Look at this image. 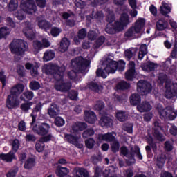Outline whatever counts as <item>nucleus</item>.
<instances>
[{
  "instance_id": "1",
  "label": "nucleus",
  "mask_w": 177,
  "mask_h": 177,
  "mask_svg": "<svg viewBox=\"0 0 177 177\" xmlns=\"http://www.w3.org/2000/svg\"><path fill=\"white\" fill-rule=\"evenodd\" d=\"M43 71L46 73V74H53V77L55 80V88L57 91H60L61 92L70 91L71 83L66 82L63 79L64 71H66V67H64V66L59 68L56 64H46L43 67Z\"/></svg>"
},
{
  "instance_id": "2",
  "label": "nucleus",
  "mask_w": 177,
  "mask_h": 177,
  "mask_svg": "<svg viewBox=\"0 0 177 177\" xmlns=\"http://www.w3.org/2000/svg\"><path fill=\"white\" fill-rule=\"evenodd\" d=\"M122 13L120 17V21H115L114 25H113V21L115 20L114 14L111 12L107 17L108 24L105 28L106 32L107 34H115L116 31H122L124 27H127L129 23H131V19H129V15H128V7L124 6L122 8Z\"/></svg>"
},
{
  "instance_id": "3",
  "label": "nucleus",
  "mask_w": 177,
  "mask_h": 177,
  "mask_svg": "<svg viewBox=\"0 0 177 177\" xmlns=\"http://www.w3.org/2000/svg\"><path fill=\"white\" fill-rule=\"evenodd\" d=\"M19 8L20 10L14 13V16L17 20H24L26 13L27 15H34L37 12V6L34 0H21Z\"/></svg>"
},
{
  "instance_id": "4",
  "label": "nucleus",
  "mask_w": 177,
  "mask_h": 177,
  "mask_svg": "<svg viewBox=\"0 0 177 177\" xmlns=\"http://www.w3.org/2000/svg\"><path fill=\"white\" fill-rule=\"evenodd\" d=\"M91 61L84 59L82 57H78L72 60L71 68L72 71L68 73L69 78L73 80L77 75L78 71H84L89 67Z\"/></svg>"
},
{
  "instance_id": "5",
  "label": "nucleus",
  "mask_w": 177,
  "mask_h": 177,
  "mask_svg": "<svg viewBox=\"0 0 177 177\" xmlns=\"http://www.w3.org/2000/svg\"><path fill=\"white\" fill-rule=\"evenodd\" d=\"M102 68H99L97 70V76L107 78L109 74H114L117 71V62L113 59H106L102 64Z\"/></svg>"
},
{
  "instance_id": "6",
  "label": "nucleus",
  "mask_w": 177,
  "mask_h": 177,
  "mask_svg": "<svg viewBox=\"0 0 177 177\" xmlns=\"http://www.w3.org/2000/svg\"><path fill=\"white\" fill-rule=\"evenodd\" d=\"M10 49L12 53L17 56H23L28 50V44L23 39H15L10 44Z\"/></svg>"
},
{
  "instance_id": "7",
  "label": "nucleus",
  "mask_w": 177,
  "mask_h": 177,
  "mask_svg": "<svg viewBox=\"0 0 177 177\" xmlns=\"http://www.w3.org/2000/svg\"><path fill=\"white\" fill-rule=\"evenodd\" d=\"M120 153L124 157H127L128 159L126 160L128 165H132L135 164V155L138 157V160H142L143 156L140 153V149L139 147L135 146L131 149V153L128 152V148L127 147H122L120 149Z\"/></svg>"
},
{
  "instance_id": "8",
  "label": "nucleus",
  "mask_w": 177,
  "mask_h": 177,
  "mask_svg": "<svg viewBox=\"0 0 177 177\" xmlns=\"http://www.w3.org/2000/svg\"><path fill=\"white\" fill-rule=\"evenodd\" d=\"M12 150L10 151L8 153H1L0 154V160L3 161H6V162H12L13 160H15V153L17 152L19 148L20 147V141L19 140L15 139L12 140Z\"/></svg>"
},
{
  "instance_id": "9",
  "label": "nucleus",
  "mask_w": 177,
  "mask_h": 177,
  "mask_svg": "<svg viewBox=\"0 0 177 177\" xmlns=\"http://www.w3.org/2000/svg\"><path fill=\"white\" fill-rule=\"evenodd\" d=\"M158 112L162 120H167V118H169V120H172L176 118L177 112L172 106H167L165 109H162V106H160Z\"/></svg>"
},
{
  "instance_id": "10",
  "label": "nucleus",
  "mask_w": 177,
  "mask_h": 177,
  "mask_svg": "<svg viewBox=\"0 0 177 177\" xmlns=\"http://www.w3.org/2000/svg\"><path fill=\"white\" fill-rule=\"evenodd\" d=\"M166 91L165 96L167 99H172L177 94V83H172L171 80H167L165 83Z\"/></svg>"
},
{
  "instance_id": "11",
  "label": "nucleus",
  "mask_w": 177,
  "mask_h": 177,
  "mask_svg": "<svg viewBox=\"0 0 177 177\" xmlns=\"http://www.w3.org/2000/svg\"><path fill=\"white\" fill-rule=\"evenodd\" d=\"M151 91V84L149 82L140 80L137 84V92L140 95H147Z\"/></svg>"
},
{
  "instance_id": "12",
  "label": "nucleus",
  "mask_w": 177,
  "mask_h": 177,
  "mask_svg": "<svg viewBox=\"0 0 177 177\" xmlns=\"http://www.w3.org/2000/svg\"><path fill=\"white\" fill-rule=\"evenodd\" d=\"M23 32L28 39H34L35 38V30H34V25L30 22L24 23Z\"/></svg>"
},
{
  "instance_id": "13",
  "label": "nucleus",
  "mask_w": 177,
  "mask_h": 177,
  "mask_svg": "<svg viewBox=\"0 0 177 177\" xmlns=\"http://www.w3.org/2000/svg\"><path fill=\"white\" fill-rule=\"evenodd\" d=\"M54 138L52 134H48L47 136H45L44 137H41L39 140L36 143L35 147L38 153H41V151H44V149H45V142H49L50 140H53Z\"/></svg>"
},
{
  "instance_id": "14",
  "label": "nucleus",
  "mask_w": 177,
  "mask_h": 177,
  "mask_svg": "<svg viewBox=\"0 0 177 177\" xmlns=\"http://www.w3.org/2000/svg\"><path fill=\"white\" fill-rule=\"evenodd\" d=\"M49 129H50V126L47 123H42L40 125H36L33 127L34 132H36L38 135L41 136H45L49 133Z\"/></svg>"
},
{
  "instance_id": "15",
  "label": "nucleus",
  "mask_w": 177,
  "mask_h": 177,
  "mask_svg": "<svg viewBox=\"0 0 177 177\" xmlns=\"http://www.w3.org/2000/svg\"><path fill=\"white\" fill-rule=\"evenodd\" d=\"M19 105L20 101L17 99V96L13 94H10L8 96L6 101V107H8V109H16L17 107H19Z\"/></svg>"
},
{
  "instance_id": "16",
  "label": "nucleus",
  "mask_w": 177,
  "mask_h": 177,
  "mask_svg": "<svg viewBox=\"0 0 177 177\" xmlns=\"http://www.w3.org/2000/svg\"><path fill=\"white\" fill-rule=\"evenodd\" d=\"M146 24V21L143 18H139L136 20L132 28L138 35L142 34L145 31V26Z\"/></svg>"
},
{
  "instance_id": "17",
  "label": "nucleus",
  "mask_w": 177,
  "mask_h": 177,
  "mask_svg": "<svg viewBox=\"0 0 177 177\" xmlns=\"http://www.w3.org/2000/svg\"><path fill=\"white\" fill-rule=\"evenodd\" d=\"M114 133H107L105 134H99L97 138V143H102V142H113L115 139Z\"/></svg>"
},
{
  "instance_id": "18",
  "label": "nucleus",
  "mask_w": 177,
  "mask_h": 177,
  "mask_svg": "<svg viewBox=\"0 0 177 177\" xmlns=\"http://www.w3.org/2000/svg\"><path fill=\"white\" fill-rule=\"evenodd\" d=\"M162 128H161V126L160 125V122L158 121H156L153 124V136L158 140H160V142H162V140H165V138L162 134L160 133V131H161Z\"/></svg>"
},
{
  "instance_id": "19",
  "label": "nucleus",
  "mask_w": 177,
  "mask_h": 177,
  "mask_svg": "<svg viewBox=\"0 0 177 177\" xmlns=\"http://www.w3.org/2000/svg\"><path fill=\"white\" fill-rule=\"evenodd\" d=\"M86 128V124L81 122H75L71 125V129L70 132L75 133L80 132V131H84Z\"/></svg>"
},
{
  "instance_id": "20",
  "label": "nucleus",
  "mask_w": 177,
  "mask_h": 177,
  "mask_svg": "<svg viewBox=\"0 0 177 177\" xmlns=\"http://www.w3.org/2000/svg\"><path fill=\"white\" fill-rule=\"evenodd\" d=\"M126 79L128 81H132L135 77V62L131 61L129 63V70L125 73Z\"/></svg>"
},
{
  "instance_id": "21",
  "label": "nucleus",
  "mask_w": 177,
  "mask_h": 177,
  "mask_svg": "<svg viewBox=\"0 0 177 177\" xmlns=\"http://www.w3.org/2000/svg\"><path fill=\"white\" fill-rule=\"evenodd\" d=\"M153 109L151 104L149 102H142L137 105V110L140 113H147V111H150Z\"/></svg>"
},
{
  "instance_id": "22",
  "label": "nucleus",
  "mask_w": 177,
  "mask_h": 177,
  "mask_svg": "<svg viewBox=\"0 0 177 177\" xmlns=\"http://www.w3.org/2000/svg\"><path fill=\"white\" fill-rule=\"evenodd\" d=\"M37 21L38 27L41 28V30H45V31H48L52 27V24L44 19L42 17H38Z\"/></svg>"
},
{
  "instance_id": "23",
  "label": "nucleus",
  "mask_w": 177,
  "mask_h": 177,
  "mask_svg": "<svg viewBox=\"0 0 177 177\" xmlns=\"http://www.w3.org/2000/svg\"><path fill=\"white\" fill-rule=\"evenodd\" d=\"M81 138V134L80 133H77L75 136H73L71 134H66L65 135V140H67L68 143H71L75 146H78V140Z\"/></svg>"
},
{
  "instance_id": "24",
  "label": "nucleus",
  "mask_w": 177,
  "mask_h": 177,
  "mask_svg": "<svg viewBox=\"0 0 177 177\" xmlns=\"http://www.w3.org/2000/svg\"><path fill=\"white\" fill-rule=\"evenodd\" d=\"M84 120L88 124H95L96 122V114L93 113L92 111H86L84 112Z\"/></svg>"
},
{
  "instance_id": "25",
  "label": "nucleus",
  "mask_w": 177,
  "mask_h": 177,
  "mask_svg": "<svg viewBox=\"0 0 177 177\" xmlns=\"http://www.w3.org/2000/svg\"><path fill=\"white\" fill-rule=\"evenodd\" d=\"M59 113H60V109L55 104H51L48 109V114L50 118H55L56 115H58Z\"/></svg>"
},
{
  "instance_id": "26",
  "label": "nucleus",
  "mask_w": 177,
  "mask_h": 177,
  "mask_svg": "<svg viewBox=\"0 0 177 177\" xmlns=\"http://www.w3.org/2000/svg\"><path fill=\"white\" fill-rule=\"evenodd\" d=\"M86 37V30L85 28L80 29L77 32V37H74V42L76 45L81 44V39H84Z\"/></svg>"
},
{
  "instance_id": "27",
  "label": "nucleus",
  "mask_w": 177,
  "mask_h": 177,
  "mask_svg": "<svg viewBox=\"0 0 177 177\" xmlns=\"http://www.w3.org/2000/svg\"><path fill=\"white\" fill-rule=\"evenodd\" d=\"M23 91H24V86L21 84H18L11 88L10 95H14L17 97L20 93H23Z\"/></svg>"
},
{
  "instance_id": "28",
  "label": "nucleus",
  "mask_w": 177,
  "mask_h": 177,
  "mask_svg": "<svg viewBox=\"0 0 177 177\" xmlns=\"http://www.w3.org/2000/svg\"><path fill=\"white\" fill-rule=\"evenodd\" d=\"M74 177H89V173L84 168H76L73 171Z\"/></svg>"
},
{
  "instance_id": "29",
  "label": "nucleus",
  "mask_w": 177,
  "mask_h": 177,
  "mask_svg": "<svg viewBox=\"0 0 177 177\" xmlns=\"http://www.w3.org/2000/svg\"><path fill=\"white\" fill-rule=\"evenodd\" d=\"M118 171V169L114 166H110L105 169L104 177H117V174L115 173Z\"/></svg>"
},
{
  "instance_id": "30",
  "label": "nucleus",
  "mask_w": 177,
  "mask_h": 177,
  "mask_svg": "<svg viewBox=\"0 0 177 177\" xmlns=\"http://www.w3.org/2000/svg\"><path fill=\"white\" fill-rule=\"evenodd\" d=\"M100 124L102 127H111L113 119L109 118L106 115H102L100 120Z\"/></svg>"
},
{
  "instance_id": "31",
  "label": "nucleus",
  "mask_w": 177,
  "mask_h": 177,
  "mask_svg": "<svg viewBox=\"0 0 177 177\" xmlns=\"http://www.w3.org/2000/svg\"><path fill=\"white\" fill-rule=\"evenodd\" d=\"M70 46V41L67 38H63L60 42V46L59 47V52L64 53L68 49Z\"/></svg>"
},
{
  "instance_id": "32",
  "label": "nucleus",
  "mask_w": 177,
  "mask_h": 177,
  "mask_svg": "<svg viewBox=\"0 0 177 177\" xmlns=\"http://www.w3.org/2000/svg\"><path fill=\"white\" fill-rule=\"evenodd\" d=\"M171 6L169 4L165 1L162 2V5L160 7V12L162 15H168V13H171Z\"/></svg>"
},
{
  "instance_id": "33",
  "label": "nucleus",
  "mask_w": 177,
  "mask_h": 177,
  "mask_svg": "<svg viewBox=\"0 0 177 177\" xmlns=\"http://www.w3.org/2000/svg\"><path fill=\"white\" fill-rule=\"evenodd\" d=\"M70 172V170L66 167H62L58 166L56 169L55 174L59 177H64Z\"/></svg>"
},
{
  "instance_id": "34",
  "label": "nucleus",
  "mask_w": 177,
  "mask_h": 177,
  "mask_svg": "<svg viewBox=\"0 0 177 177\" xmlns=\"http://www.w3.org/2000/svg\"><path fill=\"white\" fill-rule=\"evenodd\" d=\"M19 8V1L17 0H10L7 5V9L9 12H15Z\"/></svg>"
},
{
  "instance_id": "35",
  "label": "nucleus",
  "mask_w": 177,
  "mask_h": 177,
  "mask_svg": "<svg viewBox=\"0 0 177 177\" xmlns=\"http://www.w3.org/2000/svg\"><path fill=\"white\" fill-rule=\"evenodd\" d=\"M43 48L42 43L41 41L36 40L33 41V45L32 48V50L35 55L39 53L41 49Z\"/></svg>"
},
{
  "instance_id": "36",
  "label": "nucleus",
  "mask_w": 177,
  "mask_h": 177,
  "mask_svg": "<svg viewBox=\"0 0 177 177\" xmlns=\"http://www.w3.org/2000/svg\"><path fill=\"white\" fill-rule=\"evenodd\" d=\"M142 102V98L138 94H132L130 96V103L132 106H138Z\"/></svg>"
},
{
  "instance_id": "37",
  "label": "nucleus",
  "mask_w": 177,
  "mask_h": 177,
  "mask_svg": "<svg viewBox=\"0 0 177 177\" xmlns=\"http://www.w3.org/2000/svg\"><path fill=\"white\" fill-rule=\"evenodd\" d=\"M55 55L53 50H48L44 54L43 60L44 62H49L55 59Z\"/></svg>"
},
{
  "instance_id": "38",
  "label": "nucleus",
  "mask_w": 177,
  "mask_h": 177,
  "mask_svg": "<svg viewBox=\"0 0 177 177\" xmlns=\"http://www.w3.org/2000/svg\"><path fill=\"white\" fill-rule=\"evenodd\" d=\"M116 118L118 121H120V122H124V121H127L128 119V113L122 111H118L116 113Z\"/></svg>"
},
{
  "instance_id": "39",
  "label": "nucleus",
  "mask_w": 177,
  "mask_h": 177,
  "mask_svg": "<svg viewBox=\"0 0 177 177\" xmlns=\"http://www.w3.org/2000/svg\"><path fill=\"white\" fill-rule=\"evenodd\" d=\"M138 32H135V30L131 26L125 33V36L129 39H133L134 38H137Z\"/></svg>"
},
{
  "instance_id": "40",
  "label": "nucleus",
  "mask_w": 177,
  "mask_h": 177,
  "mask_svg": "<svg viewBox=\"0 0 177 177\" xmlns=\"http://www.w3.org/2000/svg\"><path fill=\"white\" fill-rule=\"evenodd\" d=\"M167 27H168V23L165 19H160L156 23V28L159 31H163Z\"/></svg>"
},
{
  "instance_id": "41",
  "label": "nucleus",
  "mask_w": 177,
  "mask_h": 177,
  "mask_svg": "<svg viewBox=\"0 0 177 177\" xmlns=\"http://www.w3.org/2000/svg\"><path fill=\"white\" fill-rule=\"evenodd\" d=\"M157 67H158V65L157 64L149 63V64L142 65V69L144 71L149 72V71H153L156 70V68H157Z\"/></svg>"
},
{
  "instance_id": "42",
  "label": "nucleus",
  "mask_w": 177,
  "mask_h": 177,
  "mask_svg": "<svg viewBox=\"0 0 177 177\" xmlns=\"http://www.w3.org/2000/svg\"><path fill=\"white\" fill-rule=\"evenodd\" d=\"M147 55V45L146 44H142L140 48V51L138 53V59L140 60H142L143 57H145V55Z\"/></svg>"
},
{
  "instance_id": "43",
  "label": "nucleus",
  "mask_w": 177,
  "mask_h": 177,
  "mask_svg": "<svg viewBox=\"0 0 177 177\" xmlns=\"http://www.w3.org/2000/svg\"><path fill=\"white\" fill-rule=\"evenodd\" d=\"M9 34H10V29L9 28L6 26L0 28V39L6 38Z\"/></svg>"
},
{
  "instance_id": "44",
  "label": "nucleus",
  "mask_w": 177,
  "mask_h": 177,
  "mask_svg": "<svg viewBox=\"0 0 177 177\" xmlns=\"http://www.w3.org/2000/svg\"><path fill=\"white\" fill-rule=\"evenodd\" d=\"M41 110H42V104L41 103H39L36 105L32 113L31 114V116L32 118V124H34V122H35V118H37V113H38V111H41Z\"/></svg>"
},
{
  "instance_id": "45",
  "label": "nucleus",
  "mask_w": 177,
  "mask_h": 177,
  "mask_svg": "<svg viewBox=\"0 0 177 177\" xmlns=\"http://www.w3.org/2000/svg\"><path fill=\"white\" fill-rule=\"evenodd\" d=\"M89 89L94 91L95 92H100L102 91L103 87L102 86L97 85L96 83L91 82L88 84Z\"/></svg>"
},
{
  "instance_id": "46",
  "label": "nucleus",
  "mask_w": 177,
  "mask_h": 177,
  "mask_svg": "<svg viewBox=\"0 0 177 177\" xmlns=\"http://www.w3.org/2000/svg\"><path fill=\"white\" fill-rule=\"evenodd\" d=\"M165 160H167V157L164 154H162L158 157L156 165L158 167V168H162L164 167Z\"/></svg>"
},
{
  "instance_id": "47",
  "label": "nucleus",
  "mask_w": 177,
  "mask_h": 177,
  "mask_svg": "<svg viewBox=\"0 0 177 177\" xmlns=\"http://www.w3.org/2000/svg\"><path fill=\"white\" fill-rule=\"evenodd\" d=\"M103 17H104V15H103V12H102V11H97L96 10H94L91 14L92 19H96L97 20H102Z\"/></svg>"
},
{
  "instance_id": "48",
  "label": "nucleus",
  "mask_w": 177,
  "mask_h": 177,
  "mask_svg": "<svg viewBox=\"0 0 177 177\" xmlns=\"http://www.w3.org/2000/svg\"><path fill=\"white\" fill-rule=\"evenodd\" d=\"M24 96L26 98H24ZM32 97H34V93L32 91H26L23 93V95L21 96V100H32Z\"/></svg>"
},
{
  "instance_id": "49",
  "label": "nucleus",
  "mask_w": 177,
  "mask_h": 177,
  "mask_svg": "<svg viewBox=\"0 0 177 177\" xmlns=\"http://www.w3.org/2000/svg\"><path fill=\"white\" fill-rule=\"evenodd\" d=\"M34 165H35V160L34 158H29L25 162L24 168L26 169H31Z\"/></svg>"
},
{
  "instance_id": "50",
  "label": "nucleus",
  "mask_w": 177,
  "mask_h": 177,
  "mask_svg": "<svg viewBox=\"0 0 177 177\" xmlns=\"http://www.w3.org/2000/svg\"><path fill=\"white\" fill-rule=\"evenodd\" d=\"M128 88H129V84L124 81L119 82L116 86V88L119 90L128 89Z\"/></svg>"
},
{
  "instance_id": "51",
  "label": "nucleus",
  "mask_w": 177,
  "mask_h": 177,
  "mask_svg": "<svg viewBox=\"0 0 177 177\" xmlns=\"http://www.w3.org/2000/svg\"><path fill=\"white\" fill-rule=\"evenodd\" d=\"M103 109H104V104L103 102L99 101L94 105V110L100 111V114H102V110H103Z\"/></svg>"
},
{
  "instance_id": "52",
  "label": "nucleus",
  "mask_w": 177,
  "mask_h": 177,
  "mask_svg": "<svg viewBox=\"0 0 177 177\" xmlns=\"http://www.w3.org/2000/svg\"><path fill=\"white\" fill-rule=\"evenodd\" d=\"M55 124L57 127H63L66 124V121L62 117H57L55 120Z\"/></svg>"
},
{
  "instance_id": "53",
  "label": "nucleus",
  "mask_w": 177,
  "mask_h": 177,
  "mask_svg": "<svg viewBox=\"0 0 177 177\" xmlns=\"http://www.w3.org/2000/svg\"><path fill=\"white\" fill-rule=\"evenodd\" d=\"M104 41H106V39L104 38V37L103 36L100 37L97 39L95 44H94L95 48H100V46H102V45L104 44Z\"/></svg>"
},
{
  "instance_id": "54",
  "label": "nucleus",
  "mask_w": 177,
  "mask_h": 177,
  "mask_svg": "<svg viewBox=\"0 0 177 177\" xmlns=\"http://www.w3.org/2000/svg\"><path fill=\"white\" fill-rule=\"evenodd\" d=\"M116 66L118 71H124V70H125V62L124 60H119L117 62Z\"/></svg>"
},
{
  "instance_id": "55",
  "label": "nucleus",
  "mask_w": 177,
  "mask_h": 177,
  "mask_svg": "<svg viewBox=\"0 0 177 177\" xmlns=\"http://www.w3.org/2000/svg\"><path fill=\"white\" fill-rule=\"evenodd\" d=\"M30 88L32 91H37L41 88V84L37 81H32L30 84Z\"/></svg>"
},
{
  "instance_id": "56",
  "label": "nucleus",
  "mask_w": 177,
  "mask_h": 177,
  "mask_svg": "<svg viewBox=\"0 0 177 177\" xmlns=\"http://www.w3.org/2000/svg\"><path fill=\"white\" fill-rule=\"evenodd\" d=\"M86 146L88 149H93L95 146V140L88 138L85 141Z\"/></svg>"
},
{
  "instance_id": "57",
  "label": "nucleus",
  "mask_w": 177,
  "mask_h": 177,
  "mask_svg": "<svg viewBox=\"0 0 177 177\" xmlns=\"http://www.w3.org/2000/svg\"><path fill=\"white\" fill-rule=\"evenodd\" d=\"M93 135H95V131H93V129H89L88 130H86L83 133V138L86 139L87 138H89V136H92Z\"/></svg>"
},
{
  "instance_id": "58",
  "label": "nucleus",
  "mask_w": 177,
  "mask_h": 177,
  "mask_svg": "<svg viewBox=\"0 0 177 177\" xmlns=\"http://www.w3.org/2000/svg\"><path fill=\"white\" fill-rule=\"evenodd\" d=\"M17 73L20 75V77H24V74L26 73L24 66L21 65H18L17 67Z\"/></svg>"
},
{
  "instance_id": "59",
  "label": "nucleus",
  "mask_w": 177,
  "mask_h": 177,
  "mask_svg": "<svg viewBox=\"0 0 177 177\" xmlns=\"http://www.w3.org/2000/svg\"><path fill=\"white\" fill-rule=\"evenodd\" d=\"M75 5L77 8H80V9H84V8L86 6V3H85L84 1H82V0H75Z\"/></svg>"
},
{
  "instance_id": "60",
  "label": "nucleus",
  "mask_w": 177,
  "mask_h": 177,
  "mask_svg": "<svg viewBox=\"0 0 177 177\" xmlns=\"http://www.w3.org/2000/svg\"><path fill=\"white\" fill-rule=\"evenodd\" d=\"M60 32H62V29L56 27L52 28L50 32L51 35H53V37H57L59 34H60Z\"/></svg>"
},
{
  "instance_id": "61",
  "label": "nucleus",
  "mask_w": 177,
  "mask_h": 177,
  "mask_svg": "<svg viewBox=\"0 0 177 177\" xmlns=\"http://www.w3.org/2000/svg\"><path fill=\"white\" fill-rule=\"evenodd\" d=\"M68 97L71 100H78V93H77V91H71L68 94Z\"/></svg>"
},
{
  "instance_id": "62",
  "label": "nucleus",
  "mask_w": 177,
  "mask_h": 177,
  "mask_svg": "<svg viewBox=\"0 0 177 177\" xmlns=\"http://www.w3.org/2000/svg\"><path fill=\"white\" fill-rule=\"evenodd\" d=\"M112 151L117 153L120 150V143L118 141H114L111 145Z\"/></svg>"
},
{
  "instance_id": "63",
  "label": "nucleus",
  "mask_w": 177,
  "mask_h": 177,
  "mask_svg": "<svg viewBox=\"0 0 177 177\" xmlns=\"http://www.w3.org/2000/svg\"><path fill=\"white\" fill-rule=\"evenodd\" d=\"M19 171V169L17 167L14 168L13 169L8 171L6 174L7 177H15L16 176V174Z\"/></svg>"
},
{
  "instance_id": "64",
  "label": "nucleus",
  "mask_w": 177,
  "mask_h": 177,
  "mask_svg": "<svg viewBox=\"0 0 177 177\" xmlns=\"http://www.w3.org/2000/svg\"><path fill=\"white\" fill-rule=\"evenodd\" d=\"M171 56L173 59H177V44H174V47L171 53Z\"/></svg>"
}]
</instances>
